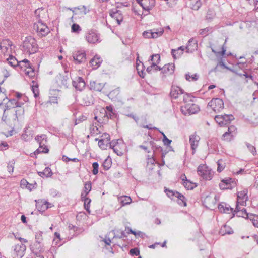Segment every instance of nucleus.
<instances>
[{
    "label": "nucleus",
    "instance_id": "f257e3e1",
    "mask_svg": "<svg viewBox=\"0 0 258 258\" xmlns=\"http://www.w3.org/2000/svg\"><path fill=\"white\" fill-rule=\"evenodd\" d=\"M24 51L29 54H33L37 51V44L36 40L31 36L25 38L23 43Z\"/></svg>",
    "mask_w": 258,
    "mask_h": 258
},
{
    "label": "nucleus",
    "instance_id": "f03ea898",
    "mask_svg": "<svg viewBox=\"0 0 258 258\" xmlns=\"http://www.w3.org/2000/svg\"><path fill=\"white\" fill-rule=\"evenodd\" d=\"M31 253L28 258H44L41 253L44 251V248L41 242H35L31 245Z\"/></svg>",
    "mask_w": 258,
    "mask_h": 258
},
{
    "label": "nucleus",
    "instance_id": "7ed1b4c3",
    "mask_svg": "<svg viewBox=\"0 0 258 258\" xmlns=\"http://www.w3.org/2000/svg\"><path fill=\"white\" fill-rule=\"evenodd\" d=\"M35 139L39 145V147L35 151V153H47L49 152V149L46 146L47 143L46 135L43 134L41 136H37Z\"/></svg>",
    "mask_w": 258,
    "mask_h": 258
},
{
    "label": "nucleus",
    "instance_id": "20e7f679",
    "mask_svg": "<svg viewBox=\"0 0 258 258\" xmlns=\"http://www.w3.org/2000/svg\"><path fill=\"white\" fill-rule=\"evenodd\" d=\"M197 173L203 179L210 180L213 176V172L206 165H201L197 169Z\"/></svg>",
    "mask_w": 258,
    "mask_h": 258
},
{
    "label": "nucleus",
    "instance_id": "39448f33",
    "mask_svg": "<svg viewBox=\"0 0 258 258\" xmlns=\"http://www.w3.org/2000/svg\"><path fill=\"white\" fill-rule=\"evenodd\" d=\"M26 247L22 243L17 244L12 247L11 255L13 258H21L25 253Z\"/></svg>",
    "mask_w": 258,
    "mask_h": 258
},
{
    "label": "nucleus",
    "instance_id": "423d86ee",
    "mask_svg": "<svg viewBox=\"0 0 258 258\" xmlns=\"http://www.w3.org/2000/svg\"><path fill=\"white\" fill-rule=\"evenodd\" d=\"M200 111L199 106L193 103L186 104L181 107V111L184 115H191L198 113Z\"/></svg>",
    "mask_w": 258,
    "mask_h": 258
},
{
    "label": "nucleus",
    "instance_id": "0eeeda50",
    "mask_svg": "<svg viewBox=\"0 0 258 258\" xmlns=\"http://www.w3.org/2000/svg\"><path fill=\"white\" fill-rule=\"evenodd\" d=\"M208 107H211L215 112L218 113L224 108V102L219 98H213L208 103Z\"/></svg>",
    "mask_w": 258,
    "mask_h": 258
},
{
    "label": "nucleus",
    "instance_id": "6e6552de",
    "mask_svg": "<svg viewBox=\"0 0 258 258\" xmlns=\"http://www.w3.org/2000/svg\"><path fill=\"white\" fill-rule=\"evenodd\" d=\"M234 119L232 115H218L215 117V120L221 126H224L229 125L231 121Z\"/></svg>",
    "mask_w": 258,
    "mask_h": 258
},
{
    "label": "nucleus",
    "instance_id": "1a4fd4ad",
    "mask_svg": "<svg viewBox=\"0 0 258 258\" xmlns=\"http://www.w3.org/2000/svg\"><path fill=\"white\" fill-rule=\"evenodd\" d=\"M55 80L58 85L61 87L67 88L70 83V78L66 72L59 74L55 77Z\"/></svg>",
    "mask_w": 258,
    "mask_h": 258
},
{
    "label": "nucleus",
    "instance_id": "9d476101",
    "mask_svg": "<svg viewBox=\"0 0 258 258\" xmlns=\"http://www.w3.org/2000/svg\"><path fill=\"white\" fill-rule=\"evenodd\" d=\"M184 91L181 88L178 86H173L171 87L170 91V96L173 99L178 100V102L182 103L181 97L183 96Z\"/></svg>",
    "mask_w": 258,
    "mask_h": 258
},
{
    "label": "nucleus",
    "instance_id": "9b49d317",
    "mask_svg": "<svg viewBox=\"0 0 258 258\" xmlns=\"http://www.w3.org/2000/svg\"><path fill=\"white\" fill-rule=\"evenodd\" d=\"M164 30L163 28L159 29H153L144 31L143 36L145 38H157L161 36L164 33Z\"/></svg>",
    "mask_w": 258,
    "mask_h": 258
},
{
    "label": "nucleus",
    "instance_id": "f8f14e48",
    "mask_svg": "<svg viewBox=\"0 0 258 258\" xmlns=\"http://www.w3.org/2000/svg\"><path fill=\"white\" fill-rule=\"evenodd\" d=\"M34 28L36 30L38 35L41 36H45L50 32L48 27L40 21H39L37 24H35Z\"/></svg>",
    "mask_w": 258,
    "mask_h": 258
},
{
    "label": "nucleus",
    "instance_id": "ddd939ff",
    "mask_svg": "<svg viewBox=\"0 0 258 258\" xmlns=\"http://www.w3.org/2000/svg\"><path fill=\"white\" fill-rule=\"evenodd\" d=\"M72 57L76 64L84 63L86 59V53L84 50H78L73 52Z\"/></svg>",
    "mask_w": 258,
    "mask_h": 258
},
{
    "label": "nucleus",
    "instance_id": "4468645a",
    "mask_svg": "<svg viewBox=\"0 0 258 258\" xmlns=\"http://www.w3.org/2000/svg\"><path fill=\"white\" fill-rule=\"evenodd\" d=\"M86 39L88 42L90 43H95L100 42L99 35L96 30H91L88 31L86 35Z\"/></svg>",
    "mask_w": 258,
    "mask_h": 258
},
{
    "label": "nucleus",
    "instance_id": "2eb2a0df",
    "mask_svg": "<svg viewBox=\"0 0 258 258\" xmlns=\"http://www.w3.org/2000/svg\"><path fill=\"white\" fill-rule=\"evenodd\" d=\"M248 190L244 189L242 191H238L237 193V201L236 205H244L246 201L248 200L247 196Z\"/></svg>",
    "mask_w": 258,
    "mask_h": 258
},
{
    "label": "nucleus",
    "instance_id": "dca6fc26",
    "mask_svg": "<svg viewBox=\"0 0 258 258\" xmlns=\"http://www.w3.org/2000/svg\"><path fill=\"white\" fill-rule=\"evenodd\" d=\"M137 1L144 10L148 12L152 9L155 5V0H137Z\"/></svg>",
    "mask_w": 258,
    "mask_h": 258
},
{
    "label": "nucleus",
    "instance_id": "f3484780",
    "mask_svg": "<svg viewBox=\"0 0 258 258\" xmlns=\"http://www.w3.org/2000/svg\"><path fill=\"white\" fill-rule=\"evenodd\" d=\"M89 10L85 6H80L78 7H74L73 11V16L72 18H73L74 16L78 15L80 17H83L88 12H89Z\"/></svg>",
    "mask_w": 258,
    "mask_h": 258
},
{
    "label": "nucleus",
    "instance_id": "a211bd4d",
    "mask_svg": "<svg viewBox=\"0 0 258 258\" xmlns=\"http://www.w3.org/2000/svg\"><path fill=\"white\" fill-rule=\"evenodd\" d=\"M200 139V137L196 135V133L191 135L189 137V143L191 145V148L193 151V153L195 152L196 149L198 146Z\"/></svg>",
    "mask_w": 258,
    "mask_h": 258
},
{
    "label": "nucleus",
    "instance_id": "6ab92c4d",
    "mask_svg": "<svg viewBox=\"0 0 258 258\" xmlns=\"http://www.w3.org/2000/svg\"><path fill=\"white\" fill-rule=\"evenodd\" d=\"M198 47L197 41L194 38H190L188 42L185 50H186V52L191 53L197 49Z\"/></svg>",
    "mask_w": 258,
    "mask_h": 258
},
{
    "label": "nucleus",
    "instance_id": "aec40b11",
    "mask_svg": "<svg viewBox=\"0 0 258 258\" xmlns=\"http://www.w3.org/2000/svg\"><path fill=\"white\" fill-rule=\"evenodd\" d=\"M73 86L79 91H82L85 86V83L83 79L80 77H78L75 80L72 82Z\"/></svg>",
    "mask_w": 258,
    "mask_h": 258
},
{
    "label": "nucleus",
    "instance_id": "412c9836",
    "mask_svg": "<svg viewBox=\"0 0 258 258\" xmlns=\"http://www.w3.org/2000/svg\"><path fill=\"white\" fill-rule=\"evenodd\" d=\"M36 207L40 212H44L49 208V203L44 200H35Z\"/></svg>",
    "mask_w": 258,
    "mask_h": 258
},
{
    "label": "nucleus",
    "instance_id": "4be33fe9",
    "mask_svg": "<svg viewBox=\"0 0 258 258\" xmlns=\"http://www.w3.org/2000/svg\"><path fill=\"white\" fill-rule=\"evenodd\" d=\"M104 86V83H100L98 81H91L90 83V88L96 91H101Z\"/></svg>",
    "mask_w": 258,
    "mask_h": 258
},
{
    "label": "nucleus",
    "instance_id": "5701e85b",
    "mask_svg": "<svg viewBox=\"0 0 258 258\" xmlns=\"http://www.w3.org/2000/svg\"><path fill=\"white\" fill-rule=\"evenodd\" d=\"M174 69L175 66L173 63H168L162 68L161 73L165 74H172L174 72Z\"/></svg>",
    "mask_w": 258,
    "mask_h": 258
},
{
    "label": "nucleus",
    "instance_id": "b1692460",
    "mask_svg": "<svg viewBox=\"0 0 258 258\" xmlns=\"http://www.w3.org/2000/svg\"><path fill=\"white\" fill-rule=\"evenodd\" d=\"M134 120L136 122L137 124L141 127L145 128H148L149 130H158L155 127H153L152 126V124H149V125H145V124L147 123V120L146 118H144V122H140L139 121V118L136 116V117L134 118Z\"/></svg>",
    "mask_w": 258,
    "mask_h": 258
},
{
    "label": "nucleus",
    "instance_id": "393cba45",
    "mask_svg": "<svg viewBox=\"0 0 258 258\" xmlns=\"http://www.w3.org/2000/svg\"><path fill=\"white\" fill-rule=\"evenodd\" d=\"M185 50V46H182L179 47L176 49H172L171 54L174 59L179 58L182 54H183L184 51Z\"/></svg>",
    "mask_w": 258,
    "mask_h": 258
},
{
    "label": "nucleus",
    "instance_id": "a878e982",
    "mask_svg": "<svg viewBox=\"0 0 258 258\" xmlns=\"http://www.w3.org/2000/svg\"><path fill=\"white\" fill-rule=\"evenodd\" d=\"M221 182L222 183L219 184V186L221 189H229L231 188V183H233V180L232 178H225L223 179Z\"/></svg>",
    "mask_w": 258,
    "mask_h": 258
},
{
    "label": "nucleus",
    "instance_id": "bb28decb",
    "mask_svg": "<svg viewBox=\"0 0 258 258\" xmlns=\"http://www.w3.org/2000/svg\"><path fill=\"white\" fill-rule=\"evenodd\" d=\"M102 61V60L100 57L98 55H95L92 59H91L90 63L94 69H97L100 66Z\"/></svg>",
    "mask_w": 258,
    "mask_h": 258
},
{
    "label": "nucleus",
    "instance_id": "cd10ccee",
    "mask_svg": "<svg viewBox=\"0 0 258 258\" xmlns=\"http://www.w3.org/2000/svg\"><path fill=\"white\" fill-rule=\"evenodd\" d=\"M82 99L84 105L85 106H89L92 104H93L94 98L91 94L84 95Z\"/></svg>",
    "mask_w": 258,
    "mask_h": 258
},
{
    "label": "nucleus",
    "instance_id": "c85d7f7f",
    "mask_svg": "<svg viewBox=\"0 0 258 258\" xmlns=\"http://www.w3.org/2000/svg\"><path fill=\"white\" fill-rule=\"evenodd\" d=\"M233 233V231L232 229L226 224L223 225L219 231V233L222 236L226 234H231Z\"/></svg>",
    "mask_w": 258,
    "mask_h": 258
},
{
    "label": "nucleus",
    "instance_id": "c756f323",
    "mask_svg": "<svg viewBox=\"0 0 258 258\" xmlns=\"http://www.w3.org/2000/svg\"><path fill=\"white\" fill-rule=\"evenodd\" d=\"M110 15L111 16V17L114 18L116 20L118 24H120L121 22L122 21V16L118 10H116L115 12H111L110 13Z\"/></svg>",
    "mask_w": 258,
    "mask_h": 258
},
{
    "label": "nucleus",
    "instance_id": "7c9ffc66",
    "mask_svg": "<svg viewBox=\"0 0 258 258\" xmlns=\"http://www.w3.org/2000/svg\"><path fill=\"white\" fill-rule=\"evenodd\" d=\"M221 213H227V214H232V216L231 218H232L235 214V213L239 212V206L238 205H236V209L235 210H233V209L231 208V207L229 205L226 209H225L224 211H221Z\"/></svg>",
    "mask_w": 258,
    "mask_h": 258
},
{
    "label": "nucleus",
    "instance_id": "2f4dec72",
    "mask_svg": "<svg viewBox=\"0 0 258 258\" xmlns=\"http://www.w3.org/2000/svg\"><path fill=\"white\" fill-rule=\"evenodd\" d=\"M22 103L19 102L18 100L15 99H12L9 100L7 106L6 107V109H8L9 108H15L20 107Z\"/></svg>",
    "mask_w": 258,
    "mask_h": 258
},
{
    "label": "nucleus",
    "instance_id": "473e14b6",
    "mask_svg": "<svg viewBox=\"0 0 258 258\" xmlns=\"http://www.w3.org/2000/svg\"><path fill=\"white\" fill-rule=\"evenodd\" d=\"M25 64V66L26 67V68L24 69V71L25 72V74H26V72H31V70H33L34 68H32L31 66V64L30 63V61L25 59L23 60L22 61H20V67L21 69H23V66L22 64Z\"/></svg>",
    "mask_w": 258,
    "mask_h": 258
},
{
    "label": "nucleus",
    "instance_id": "72a5a7b5",
    "mask_svg": "<svg viewBox=\"0 0 258 258\" xmlns=\"http://www.w3.org/2000/svg\"><path fill=\"white\" fill-rule=\"evenodd\" d=\"M38 174L41 177H49L52 176L53 173L49 167H46L43 171L38 172Z\"/></svg>",
    "mask_w": 258,
    "mask_h": 258
},
{
    "label": "nucleus",
    "instance_id": "f704fd0d",
    "mask_svg": "<svg viewBox=\"0 0 258 258\" xmlns=\"http://www.w3.org/2000/svg\"><path fill=\"white\" fill-rule=\"evenodd\" d=\"M81 199L82 201H84V208L88 213H90V212L89 210V205L91 201V199L88 198H87L86 196H84V194H81Z\"/></svg>",
    "mask_w": 258,
    "mask_h": 258
},
{
    "label": "nucleus",
    "instance_id": "c9c22d12",
    "mask_svg": "<svg viewBox=\"0 0 258 258\" xmlns=\"http://www.w3.org/2000/svg\"><path fill=\"white\" fill-rule=\"evenodd\" d=\"M182 98V102L186 104L190 103L189 102H194V97L189 94L184 92Z\"/></svg>",
    "mask_w": 258,
    "mask_h": 258
},
{
    "label": "nucleus",
    "instance_id": "e433bc0d",
    "mask_svg": "<svg viewBox=\"0 0 258 258\" xmlns=\"http://www.w3.org/2000/svg\"><path fill=\"white\" fill-rule=\"evenodd\" d=\"M7 60L8 62V63L12 67H20V61H18L14 56L10 55L9 57Z\"/></svg>",
    "mask_w": 258,
    "mask_h": 258
},
{
    "label": "nucleus",
    "instance_id": "4c0bfd02",
    "mask_svg": "<svg viewBox=\"0 0 258 258\" xmlns=\"http://www.w3.org/2000/svg\"><path fill=\"white\" fill-rule=\"evenodd\" d=\"M175 194L176 197L178 199V203L181 206H186V201L185 197L179 192L176 193Z\"/></svg>",
    "mask_w": 258,
    "mask_h": 258
},
{
    "label": "nucleus",
    "instance_id": "58836bf2",
    "mask_svg": "<svg viewBox=\"0 0 258 258\" xmlns=\"http://www.w3.org/2000/svg\"><path fill=\"white\" fill-rule=\"evenodd\" d=\"M189 5L192 9L198 10L201 6V2L200 0H190Z\"/></svg>",
    "mask_w": 258,
    "mask_h": 258
},
{
    "label": "nucleus",
    "instance_id": "ea45409f",
    "mask_svg": "<svg viewBox=\"0 0 258 258\" xmlns=\"http://www.w3.org/2000/svg\"><path fill=\"white\" fill-rule=\"evenodd\" d=\"M236 130V128L235 126L231 125L229 126L228 128V131L226 132L223 135V137H226L227 136H231V137L234 136L235 134V132Z\"/></svg>",
    "mask_w": 258,
    "mask_h": 258
},
{
    "label": "nucleus",
    "instance_id": "a19ab883",
    "mask_svg": "<svg viewBox=\"0 0 258 258\" xmlns=\"http://www.w3.org/2000/svg\"><path fill=\"white\" fill-rule=\"evenodd\" d=\"M12 45V42L9 41H7L6 42H4L1 43L0 44V49L1 50L5 52L7 51L8 47V46H11Z\"/></svg>",
    "mask_w": 258,
    "mask_h": 258
},
{
    "label": "nucleus",
    "instance_id": "79ce46f5",
    "mask_svg": "<svg viewBox=\"0 0 258 258\" xmlns=\"http://www.w3.org/2000/svg\"><path fill=\"white\" fill-rule=\"evenodd\" d=\"M249 219L251 221L253 226L258 228V215L250 214Z\"/></svg>",
    "mask_w": 258,
    "mask_h": 258
},
{
    "label": "nucleus",
    "instance_id": "37998d69",
    "mask_svg": "<svg viewBox=\"0 0 258 258\" xmlns=\"http://www.w3.org/2000/svg\"><path fill=\"white\" fill-rule=\"evenodd\" d=\"M120 202L122 206L131 203L132 199L128 196H123L120 198Z\"/></svg>",
    "mask_w": 258,
    "mask_h": 258
},
{
    "label": "nucleus",
    "instance_id": "c03bdc74",
    "mask_svg": "<svg viewBox=\"0 0 258 258\" xmlns=\"http://www.w3.org/2000/svg\"><path fill=\"white\" fill-rule=\"evenodd\" d=\"M239 212L236 213L237 214V216L239 217H246V218H249L250 216V214L248 213L246 209L243 208L242 210H240V208H239Z\"/></svg>",
    "mask_w": 258,
    "mask_h": 258
},
{
    "label": "nucleus",
    "instance_id": "a18cd8bd",
    "mask_svg": "<svg viewBox=\"0 0 258 258\" xmlns=\"http://www.w3.org/2000/svg\"><path fill=\"white\" fill-rule=\"evenodd\" d=\"M98 146L102 149H105L109 144L108 140H99L98 141Z\"/></svg>",
    "mask_w": 258,
    "mask_h": 258
},
{
    "label": "nucleus",
    "instance_id": "49530a36",
    "mask_svg": "<svg viewBox=\"0 0 258 258\" xmlns=\"http://www.w3.org/2000/svg\"><path fill=\"white\" fill-rule=\"evenodd\" d=\"M91 189V183L90 182H87L84 185V192L82 194H84V196H86L90 191Z\"/></svg>",
    "mask_w": 258,
    "mask_h": 258
},
{
    "label": "nucleus",
    "instance_id": "de8ad7c7",
    "mask_svg": "<svg viewBox=\"0 0 258 258\" xmlns=\"http://www.w3.org/2000/svg\"><path fill=\"white\" fill-rule=\"evenodd\" d=\"M19 108L15 110V118H14L15 120H18V117L21 115H22L24 113V110L23 108H21L20 107H18Z\"/></svg>",
    "mask_w": 258,
    "mask_h": 258
},
{
    "label": "nucleus",
    "instance_id": "09e8293b",
    "mask_svg": "<svg viewBox=\"0 0 258 258\" xmlns=\"http://www.w3.org/2000/svg\"><path fill=\"white\" fill-rule=\"evenodd\" d=\"M212 32V28L211 27H207L204 29H201L200 30L199 34L201 35L207 36L209 33Z\"/></svg>",
    "mask_w": 258,
    "mask_h": 258
},
{
    "label": "nucleus",
    "instance_id": "8fccbe9b",
    "mask_svg": "<svg viewBox=\"0 0 258 258\" xmlns=\"http://www.w3.org/2000/svg\"><path fill=\"white\" fill-rule=\"evenodd\" d=\"M199 78V75L197 74L194 75H190L189 74H186L185 75V79L188 81H196Z\"/></svg>",
    "mask_w": 258,
    "mask_h": 258
},
{
    "label": "nucleus",
    "instance_id": "3c124183",
    "mask_svg": "<svg viewBox=\"0 0 258 258\" xmlns=\"http://www.w3.org/2000/svg\"><path fill=\"white\" fill-rule=\"evenodd\" d=\"M72 31L73 32L79 33L81 31V28L80 26L76 23L73 24L71 27Z\"/></svg>",
    "mask_w": 258,
    "mask_h": 258
},
{
    "label": "nucleus",
    "instance_id": "603ef678",
    "mask_svg": "<svg viewBox=\"0 0 258 258\" xmlns=\"http://www.w3.org/2000/svg\"><path fill=\"white\" fill-rule=\"evenodd\" d=\"M249 151L253 155H255L256 154V150L255 147L251 144L246 142L245 143Z\"/></svg>",
    "mask_w": 258,
    "mask_h": 258
},
{
    "label": "nucleus",
    "instance_id": "864d4df0",
    "mask_svg": "<svg viewBox=\"0 0 258 258\" xmlns=\"http://www.w3.org/2000/svg\"><path fill=\"white\" fill-rule=\"evenodd\" d=\"M111 165V161L109 159H106L102 164V166L105 170H108L110 168Z\"/></svg>",
    "mask_w": 258,
    "mask_h": 258
},
{
    "label": "nucleus",
    "instance_id": "5fc2aeb1",
    "mask_svg": "<svg viewBox=\"0 0 258 258\" xmlns=\"http://www.w3.org/2000/svg\"><path fill=\"white\" fill-rule=\"evenodd\" d=\"M154 61V62L159 63L160 60V56L158 54H155L150 56L149 61Z\"/></svg>",
    "mask_w": 258,
    "mask_h": 258
},
{
    "label": "nucleus",
    "instance_id": "6e6d98bb",
    "mask_svg": "<svg viewBox=\"0 0 258 258\" xmlns=\"http://www.w3.org/2000/svg\"><path fill=\"white\" fill-rule=\"evenodd\" d=\"M14 161L13 160V161H10L8 163V165H7V170L8 171V172H9V173L11 174L13 172V170H14Z\"/></svg>",
    "mask_w": 258,
    "mask_h": 258
},
{
    "label": "nucleus",
    "instance_id": "4d7b16f0",
    "mask_svg": "<svg viewBox=\"0 0 258 258\" xmlns=\"http://www.w3.org/2000/svg\"><path fill=\"white\" fill-rule=\"evenodd\" d=\"M184 186L187 188V189H192L194 188V186L193 183L188 181V180H186L183 182Z\"/></svg>",
    "mask_w": 258,
    "mask_h": 258
},
{
    "label": "nucleus",
    "instance_id": "13d9d810",
    "mask_svg": "<svg viewBox=\"0 0 258 258\" xmlns=\"http://www.w3.org/2000/svg\"><path fill=\"white\" fill-rule=\"evenodd\" d=\"M160 133L163 136V142L164 144L166 146H169L170 144L172 141L171 140L168 139L166 136V135L164 134V133L162 132H160Z\"/></svg>",
    "mask_w": 258,
    "mask_h": 258
},
{
    "label": "nucleus",
    "instance_id": "bf43d9fd",
    "mask_svg": "<svg viewBox=\"0 0 258 258\" xmlns=\"http://www.w3.org/2000/svg\"><path fill=\"white\" fill-rule=\"evenodd\" d=\"M98 167H99V164L97 162L93 163V164H92V167H93L92 173L94 175H96L98 173Z\"/></svg>",
    "mask_w": 258,
    "mask_h": 258
},
{
    "label": "nucleus",
    "instance_id": "052dcab7",
    "mask_svg": "<svg viewBox=\"0 0 258 258\" xmlns=\"http://www.w3.org/2000/svg\"><path fill=\"white\" fill-rule=\"evenodd\" d=\"M139 253V250L137 248H132L130 250V254L132 256H138Z\"/></svg>",
    "mask_w": 258,
    "mask_h": 258
},
{
    "label": "nucleus",
    "instance_id": "680f3d73",
    "mask_svg": "<svg viewBox=\"0 0 258 258\" xmlns=\"http://www.w3.org/2000/svg\"><path fill=\"white\" fill-rule=\"evenodd\" d=\"M62 160H63V161L66 162H68L70 161H73L74 162H76V161H78V159L77 158H72V159L70 158L66 155L62 156Z\"/></svg>",
    "mask_w": 258,
    "mask_h": 258
},
{
    "label": "nucleus",
    "instance_id": "e2e57ef3",
    "mask_svg": "<svg viewBox=\"0 0 258 258\" xmlns=\"http://www.w3.org/2000/svg\"><path fill=\"white\" fill-rule=\"evenodd\" d=\"M229 206L228 204H227L225 203H222L221 204H219L218 205V209L221 212L222 211H224L225 209H226V208Z\"/></svg>",
    "mask_w": 258,
    "mask_h": 258
},
{
    "label": "nucleus",
    "instance_id": "0e129e2a",
    "mask_svg": "<svg viewBox=\"0 0 258 258\" xmlns=\"http://www.w3.org/2000/svg\"><path fill=\"white\" fill-rule=\"evenodd\" d=\"M87 119V117L85 116L82 115L81 117H79L78 118L76 119L75 121V125H77L78 123L82 122L83 121Z\"/></svg>",
    "mask_w": 258,
    "mask_h": 258
},
{
    "label": "nucleus",
    "instance_id": "69168bd1",
    "mask_svg": "<svg viewBox=\"0 0 258 258\" xmlns=\"http://www.w3.org/2000/svg\"><path fill=\"white\" fill-rule=\"evenodd\" d=\"M165 192H166L167 195L168 197L171 198L173 196H175L176 197V193H179L177 191H174L172 190H167V189L165 190Z\"/></svg>",
    "mask_w": 258,
    "mask_h": 258
},
{
    "label": "nucleus",
    "instance_id": "338daca9",
    "mask_svg": "<svg viewBox=\"0 0 258 258\" xmlns=\"http://www.w3.org/2000/svg\"><path fill=\"white\" fill-rule=\"evenodd\" d=\"M42 232H39L36 234V236H35V238H36L35 242H41V241L42 240Z\"/></svg>",
    "mask_w": 258,
    "mask_h": 258
},
{
    "label": "nucleus",
    "instance_id": "774afa93",
    "mask_svg": "<svg viewBox=\"0 0 258 258\" xmlns=\"http://www.w3.org/2000/svg\"><path fill=\"white\" fill-rule=\"evenodd\" d=\"M32 91L34 93V96L36 98L38 96V87L37 86H32Z\"/></svg>",
    "mask_w": 258,
    "mask_h": 258
}]
</instances>
